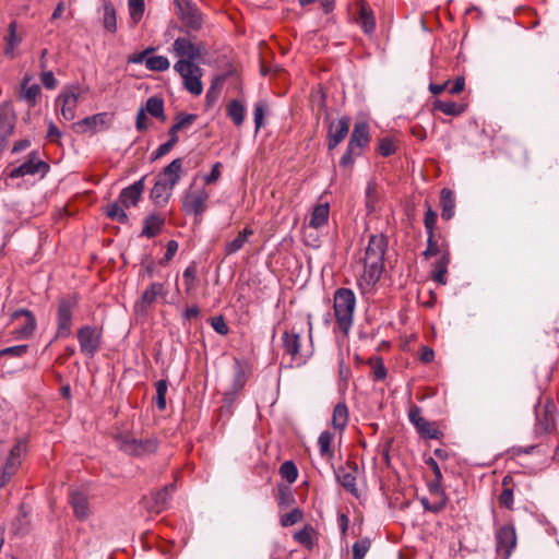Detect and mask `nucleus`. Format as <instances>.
Instances as JSON below:
<instances>
[{
    "instance_id": "nucleus-1",
    "label": "nucleus",
    "mask_w": 559,
    "mask_h": 559,
    "mask_svg": "<svg viewBox=\"0 0 559 559\" xmlns=\"http://www.w3.org/2000/svg\"><path fill=\"white\" fill-rule=\"evenodd\" d=\"M388 246V237L382 233L369 236L364 254L359 259L364 266L362 273L358 278V285L361 289L373 287L381 278L384 271V257Z\"/></svg>"
},
{
    "instance_id": "nucleus-2",
    "label": "nucleus",
    "mask_w": 559,
    "mask_h": 559,
    "mask_svg": "<svg viewBox=\"0 0 559 559\" xmlns=\"http://www.w3.org/2000/svg\"><path fill=\"white\" fill-rule=\"evenodd\" d=\"M370 140L369 124L366 121L356 122L350 133L346 151L340 159V167L352 170L355 159L362 155L364 150L368 146Z\"/></svg>"
},
{
    "instance_id": "nucleus-3",
    "label": "nucleus",
    "mask_w": 559,
    "mask_h": 559,
    "mask_svg": "<svg viewBox=\"0 0 559 559\" xmlns=\"http://www.w3.org/2000/svg\"><path fill=\"white\" fill-rule=\"evenodd\" d=\"M356 297L349 288H338L334 293L333 309L337 326L341 332L347 334L353 325Z\"/></svg>"
},
{
    "instance_id": "nucleus-4",
    "label": "nucleus",
    "mask_w": 559,
    "mask_h": 559,
    "mask_svg": "<svg viewBox=\"0 0 559 559\" xmlns=\"http://www.w3.org/2000/svg\"><path fill=\"white\" fill-rule=\"evenodd\" d=\"M78 306L75 295L61 297L57 307V331L56 338H68L72 334L73 310Z\"/></svg>"
},
{
    "instance_id": "nucleus-5",
    "label": "nucleus",
    "mask_w": 559,
    "mask_h": 559,
    "mask_svg": "<svg viewBox=\"0 0 559 559\" xmlns=\"http://www.w3.org/2000/svg\"><path fill=\"white\" fill-rule=\"evenodd\" d=\"M87 88L80 85H71L64 88L56 98V106H60L61 116L72 121L75 118V109L80 102L84 100Z\"/></svg>"
},
{
    "instance_id": "nucleus-6",
    "label": "nucleus",
    "mask_w": 559,
    "mask_h": 559,
    "mask_svg": "<svg viewBox=\"0 0 559 559\" xmlns=\"http://www.w3.org/2000/svg\"><path fill=\"white\" fill-rule=\"evenodd\" d=\"M209 191L203 187H197L193 183L185 191L181 201V210L188 215L201 217L207 210Z\"/></svg>"
},
{
    "instance_id": "nucleus-7",
    "label": "nucleus",
    "mask_w": 559,
    "mask_h": 559,
    "mask_svg": "<svg viewBox=\"0 0 559 559\" xmlns=\"http://www.w3.org/2000/svg\"><path fill=\"white\" fill-rule=\"evenodd\" d=\"M174 70L182 79L183 87L192 95L199 96L203 92L202 69L190 61H177Z\"/></svg>"
},
{
    "instance_id": "nucleus-8",
    "label": "nucleus",
    "mask_w": 559,
    "mask_h": 559,
    "mask_svg": "<svg viewBox=\"0 0 559 559\" xmlns=\"http://www.w3.org/2000/svg\"><path fill=\"white\" fill-rule=\"evenodd\" d=\"M177 15L189 31H199L203 24L202 13L192 0H174Z\"/></svg>"
},
{
    "instance_id": "nucleus-9",
    "label": "nucleus",
    "mask_w": 559,
    "mask_h": 559,
    "mask_svg": "<svg viewBox=\"0 0 559 559\" xmlns=\"http://www.w3.org/2000/svg\"><path fill=\"white\" fill-rule=\"evenodd\" d=\"M11 322H15L17 326L12 331L16 340H28L33 336L37 322L34 313L27 309H17L10 316Z\"/></svg>"
},
{
    "instance_id": "nucleus-10",
    "label": "nucleus",
    "mask_w": 559,
    "mask_h": 559,
    "mask_svg": "<svg viewBox=\"0 0 559 559\" xmlns=\"http://www.w3.org/2000/svg\"><path fill=\"white\" fill-rule=\"evenodd\" d=\"M76 337L81 353L93 358L102 345V331L93 325H84L78 330Z\"/></svg>"
},
{
    "instance_id": "nucleus-11",
    "label": "nucleus",
    "mask_w": 559,
    "mask_h": 559,
    "mask_svg": "<svg viewBox=\"0 0 559 559\" xmlns=\"http://www.w3.org/2000/svg\"><path fill=\"white\" fill-rule=\"evenodd\" d=\"M119 448L128 455L144 456L157 450L158 441L156 438L135 439L132 437H123L119 439Z\"/></svg>"
},
{
    "instance_id": "nucleus-12",
    "label": "nucleus",
    "mask_w": 559,
    "mask_h": 559,
    "mask_svg": "<svg viewBox=\"0 0 559 559\" xmlns=\"http://www.w3.org/2000/svg\"><path fill=\"white\" fill-rule=\"evenodd\" d=\"M496 551L502 559H509L516 547V533L512 524L500 526L495 533Z\"/></svg>"
},
{
    "instance_id": "nucleus-13",
    "label": "nucleus",
    "mask_w": 559,
    "mask_h": 559,
    "mask_svg": "<svg viewBox=\"0 0 559 559\" xmlns=\"http://www.w3.org/2000/svg\"><path fill=\"white\" fill-rule=\"evenodd\" d=\"M408 419L414 425L420 437L425 439H439L442 436V432L433 421H429L421 416V409L417 405H413L409 408Z\"/></svg>"
},
{
    "instance_id": "nucleus-14",
    "label": "nucleus",
    "mask_w": 559,
    "mask_h": 559,
    "mask_svg": "<svg viewBox=\"0 0 559 559\" xmlns=\"http://www.w3.org/2000/svg\"><path fill=\"white\" fill-rule=\"evenodd\" d=\"M48 170L49 165L40 160L38 153L33 151L28 154L27 160L8 173V177L11 179H16L27 175H36L38 173L45 175Z\"/></svg>"
},
{
    "instance_id": "nucleus-15",
    "label": "nucleus",
    "mask_w": 559,
    "mask_h": 559,
    "mask_svg": "<svg viewBox=\"0 0 559 559\" xmlns=\"http://www.w3.org/2000/svg\"><path fill=\"white\" fill-rule=\"evenodd\" d=\"M282 342L284 352L289 355L294 361L306 362L311 355L310 353H301V331H296L295 328L283 333Z\"/></svg>"
},
{
    "instance_id": "nucleus-16",
    "label": "nucleus",
    "mask_w": 559,
    "mask_h": 559,
    "mask_svg": "<svg viewBox=\"0 0 559 559\" xmlns=\"http://www.w3.org/2000/svg\"><path fill=\"white\" fill-rule=\"evenodd\" d=\"M349 128L350 118L348 116H343L337 120H332L329 122L326 147L330 152L345 140V138L348 135Z\"/></svg>"
},
{
    "instance_id": "nucleus-17",
    "label": "nucleus",
    "mask_w": 559,
    "mask_h": 559,
    "mask_svg": "<svg viewBox=\"0 0 559 559\" xmlns=\"http://www.w3.org/2000/svg\"><path fill=\"white\" fill-rule=\"evenodd\" d=\"M176 490L175 484H168L159 490L152 491L151 498L145 500V508L148 512L162 513L169 507L171 495Z\"/></svg>"
},
{
    "instance_id": "nucleus-18",
    "label": "nucleus",
    "mask_w": 559,
    "mask_h": 559,
    "mask_svg": "<svg viewBox=\"0 0 559 559\" xmlns=\"http://www.w3.org/2000/svg\"><path fill=\"white\" fill-rule=\"evenodd\" d=\"M15 121L16 117L12 106L9 103L0 105V152L7 146V141L14 131Z\"/></svg>"
},
{
    "instance_id": "nucleus-19",
    "label": "nucleus",
    "mask_w": 559,
    "mask_h": 559,
    "mask_svg": "<svg viewBox=\"0 0 559 559\" xmlns=\"http://www.w3.org/2000/svg\"><path fill=\"white\" fill-rule=\"evenodd\" d=\"M173 50L178 61L194 62L202 55L203 46L193 44L189 38L178 37L173 44Z\"/></svg>"
},
{
    "instance_id": "nucleus-20",
    "label": "nucleus",
    "mask_w": 559,
    "mask_h": 559,
    "mask_svg": "<svg viewBox=\"0 0 559 559\" xmlns=\"http://www.w3.org/2000/svg\"><path fill=\"white\" fill-rule=\"evenodd\" d=\"M357 469H358L357 464L355 462H352V463H347L346 467L341 466L334 471L337 481L342 485V487L346 491H348L350 495H353L356 498L359 497V490H358L357 484H356Z\"/></svg>"
},
{
    "instance_id": "nucleus-21",
    "label": "nucleus",
    "mask_w": 559,
    "mask_h": 559,
    "mask_svg": "<svg viewBox=\"0 0 559 559\" xmlns=\"http://www.w3.org/2000/svg\"><path fill=\"white\" fill-rule=\"evenodd\" d=\"M557 407L549 402L545 405L543 412L536 414V433H550L556 429Z\"/></svg>"
},
{
    "instance_id": "nucleus-22",
    "label": "nucleus",
    "mask_w": 559,
    "mask_h": 559,
    "mask_svg": "<svg viewBox=\"0 0 559 559\" xmlns=\"http://www.w3.org/2000/svg\"><path fill=\"white\" fill-rule=\"evenodd\" d=\"M144 181L145 176L121 190L118 200L126 209L139 203L145 188Z\"/></svg>"
},
{
    "instance_id": "nucleus-23",
    "label": "nucleus",
    "mask_w": 559,
    "mask_h": 559,
    "mask_svg": "<svg viewBox=\"0 0 559 559\" xmlns=\"http://www.w3.org/2000/svg\"><path fill=\"white\" fill-rule=\"evenodd\" d=\"M69 500L73 508L74 515L79 520L84 521L90 516L88 499L85 492L78 489H70Z\"/></svg>"
},
{
    "instance_id": "nucleus-24",
    "label": "nucleus",
    "mask_w": 559,
    "mask_h": 559,
    "mask_svg": "<svg viewBox=\"0 0 559 559\" xmlns=\"http://www.w3.org/2000/svg\"><path fill=\"white\" fill-rule=\"evenodd\" d=\"M109 122V116L107 112H99L90 117H85L82 120L74 123V129L78 133H85L87 131H96L98 127L104 128Z\"/></svg>"
},
{
    "instance_id": "nucleus-25",
    "label": "nucleus",
    "mask_w": 559,
    "mask_h": 559,
    "mask_svg": "<svg viewBox=\"0 0 559 559\" xmlns=\"http://www.w3.org/2000/svg\"><path fill=\"white\" fill-rule=\"evenodd\" d=\"M165 222L166 219L162 214L152 213L147 215L143 221V228L140 236L148 239L158 236L165 226Z\"/></svg>"
},
{
    "instance_id": "nucleus-26",
    "label": "nucleus",
    "mask_w": 559,
    "mask_h": 559,
    "mask_svg": "<svg viewBox=\"0 0 559 559\" xmlns=\"http://www.w3.org/2000/svg\"><path fill=\"white\" fill-rule=\"evenodd\" d=\"M182 170V159L175 158L171 163H169L158 176L159 181H164L167 185L176 187L181 178Z\"/></svg>"
},
{
    "instance_id": "nucleus-27",
    "label": "nucleus",
    "mask_w": 559,
    "mask_h": 559,
    "mask_svg": "<svg viewBox=\"0 0 559 559\" xmlns=\"http://www.w3.org/2000/svg\"><path fill=\"white\" fill-rule=\"evenodd\" d=\"M174 188L175 187L157 179L151 190L150 198L155 205L164 206L168 203Z\"/></svg>"
},
{
    "instance_id": "nucleus-28",
    "label": "nucleus",
    "mask_w": 559,
    "mask_h": 559,
    "mask_svg": "<svg viewBox=\"0 0 559 559\" xmlns=\"http://www.w3.org/2000/svg\"><path fill=\"white\" fill-rule=\"evenodd\" d=\"M502 490L498 496V503L501 508L513 510L514 504V483L511 475H506L502 478Z\"/></svg>"
},
{
    "instance_id": "nucleus-29",
    "label": "nucleus",
    "mask_w": 559,
    "mask_h": 559,
    "mask_svg": "<svg viewBox=\"0 0 559 559\" xmlns=\"http://www.w3.org/2000/svg\"><path fill=\"white\" fill-rule=\"evenodd\" d=\"M31 79L26 75L21 82L20 98L27 102L29 107H34L40 95V86L38 84H29Z\"/></svg>"
},
{
    "instance_id": "nucleus-30",
    "label": "nucleus",
    "mask_w": 559,
    "mask_h": 559,
    "mask_svg": "<svg viewBox=\"0 0 559 559\" xmlns=\"http://www.w3.org/2000/svg\"><path fill=\"white\" fill-rule=\"evenodd\" d=\"M253 235V229L249 226L245 227L238 235L230 241H227L224 247L225 255H231L241 250L248 238Z\"/></svg>"
},
{
    "instance_id": "nucleus-31",
    "label": "nucleus",
    "mask_w": 559,
    "mask_h": 559,
    "mask_svg": "<svg viewBox=\"0 0 559 559\" xmlns=\"http://www.w3.org/2000/svg\"><path fill=\"white\" fill-rule=\"evenodd\" d=\"M441 216L449 221L454 216L455 198L452 190L443 188L440 192Z\"/></svg>"
},
{
    "instance_id": "nucleus-32",
    "label": "nucleus",
    "mask_w": 559,
    "mask_h": 559,
    "mask_svg": "<svg viewBox=\"0 0 559 559\" xmlns=\"http://www.w3.org/2000/svg\"><path fill=\"white\" fill-rule=\"evenodd\" d=\"M432 109L441 111L442 114H444L447 116L456 117V116L462 115L465 111L466 105L459 104L453 100L436 99L432 103Z\"/></svg>"
},
{
    "instance_id": "nucleus-33",
    "label": "nucleus",
    "mask_w": 559,
    "mask_h": 559,
    "mask_svg": "<svg viewBox=\"0 0 559 559\" xmlns=\"http://www.w3.org/2000/svg\"><path fill=\"white\" fill-rule=\"evenodd\" d=\"M24 452L25 444L23 442H17L16 444H14L9 452L3 468L15 475V473L21 466V457Z\"/></svg>"
},
{
    "instance_id": "nucleus-34",
    "label": "nucleus",
    "mask_w": 559,
    "mask_h": 559,
    "mask_svg": "<svg viewBox=\"0 0 559 559\" xmlns=\"http://www.w3.org/2000/svg\"><path fill=\"white\" fill-rule=\"evenodd\" d=\"M379 201L378 183L374 180H369L365 192V206L368 214H372L378 210Z\"/></svg>"
},
{
    "instance_id": "nucleus-35",
    "label": "nucleus",
    "mask_w": 559,
    "mask_h": 559,
    "mask_svg": "<svg viewBox=\"0 0 559 559\" xmlns=\"http://www.w3.org/2000/svg\"><path fill=\"white\" fill-rule=\"evenodd\" d=\"M329 215L330 206L328 203H321L316 205L311 213L309 226L316 229L325 226L329 222Z\"/></svg>"
},
{
    "instance_id": "nucleus-36",
    "label": "nucleus",
    "mask_w": 559,
    "mask_h": 559,
    "mask_svg": "<svg viewBox=\"0 0 559 559\" xmlns=\"http://www.w3.org/2000/svg\"><path fill=\"white\" fill-rule=\"evenodd\" d=\"M166 295L164 284L162 283H152L143 293L141 296L140 304L141 306L146 309L153 302L156 300L158 296Z\"/></svg>"
},
{
    "instance_id": "nucleus-37",
    "label": "nucleus",
    "mask_w": 559,
    "mask_h": 559,
    "mask_svg": "<svg viewBox=\"0 0 559 559\" xmlns=\"http://www.w3.org/2000/svg\"><path fill=\"white\" fill-rule=\"evenodd\" d=\"M316 535L314 528L310 525H306L294 534V539L308 550H312L317 542Z\"/></svg>"
},
{
    "instance_id": "nucleus-38",
    "label": "nucleus",
    "mask_w": 559,
    "mask_h": 559,
    "mask_svg": "<svg viewBox=\"0 0 559 559\" xmlns=\"http://www.w3.org/2000/svg\"><path fill=\"white\" fill-rule=\"evenodd\" d=\"M357 22L366 34H372L374 32L376 19L372 10L368 5L362 4L360 7Z\"/></svg>"
},
{
    "instance_id": "nucleus-39",
    "label": "nucleus",
    "mask_w": 559,
    "mask_h": 559,
    "mask_svg": "<svg viewBox=\"0 0 559 559\" xmlns=\"http://www.w3.org/2000/svg\"><path fill=\"white\" fill-rule=\"evenodd\" d=\"M348 407L345 403H337L332 414V426L335 429L344 430L348 424Z\"/></svg>"
},
{
    "instance_id": "nucleus-40",
    "label": "nucleus",
    "mask_w": 559,
    "mask_h": 559,
    "mask_svg": "<svg viewBox=\"0 0 559 559\" xmlns=\"http://www.w3.org/2000/svg\"><path fill=\"white\" fill-rule=\"evenodd\" d=\"M334 436L331 431L324 430L318 438L319 452L321 457L332 460L334 457V451L332 450V442Z\"/></svg>"
},
{
    "instance_id": "nucleus-41",
    "label": "nucleus",
    "mask_w": 559,
    "mask_h": 559,
    "mask_svg": "<svg viewBox=\"0 0 559 559\" xmlns=\"http://www.w3.org/2000/svg\"><path fill=\"white\" fill-rule=\"evenodd\" d=\"M145 111L148 112L152 117L160 119L162 121L166 120L165 111H164V99L158 96H151L147 98L145 107Z\"/></svg>"
},
{
    "instance_id": "nucleus-42",
    "label": "nucleus",
    "mask_w": 559,
    "mask_h": 559,
    "mask_svg": "<svg viewBox=\"0 0 559 559\" xmlns=\"http://www.w3.org/2000/svg\"><path fill=\"white\" fill-rule=\"evenodd\" d=\"M246 108L238 99H233L227 105V116L233 120L235 126L240 127L245 120Z\"/></svg>"
},
{
    "instance_id": "nucleus-43",
    "label": "nucleus",
    "mask_w": 559,
    "mask_h": 559,
    "mask_svg": "<svg viewBox=\"0 0 559 559\" xmlns=\"http://www.w3.org/2000/svg\"><path fill=\"white\" fill-rule=\"evenodd\" d=\"M197 119L198 116L194 114L178 112L175 117V123L169 129L178 133L179 131L189 129Z\"/></svg>"
},
{
    "instance_id": "nucleus-44",
    "label": "nucleus",
    "mask_w": 559,
    "mask_h": 559,
    "mask_svg": "<svg viewBox=\"0 0 559 559\" xmlns=\"http://www.w3.org/2000/svg\"><path fill=\"white\" fill-rule=\"evenodd\" d=\"M441 238L440 235L435 233H427V248L423 252L426 259L438 255L441 250H443V240L439 242Z\"/></svg>"
},
{
    "instance_id": "nucleus-45",
    "label": "nucleus",
    "mask_w": 559,
    "mask_h": 559,
    "mask_svg": "<svg viewBox=\"0 0 559 559\" xmlns=\"http://www.w3.org/2000/svg\"><path fill=\"white\" fill-rule=\"evenodd\" d=\"M106 215L120 224H127L129 222V217L124 211V206L119 202L110 203L106 207Z\"/></svg>"
},
{
    "instance_id": "nucleus-46",
    "label": "nucleus",
    "mask_w": 559,
    "mask_h": 559,
    "mask_svg": "<svg viewBox=\"0 0 559 559\" xmlns=\"http://www.w3.org/2000/svg\"><path fill=\"white\" fill-rule=\"evenodd\" d=\"M103 24L104 27L110 33H115L117 29L116 9L110 2H106L104 4Z\"/></svg>"
},
{
    "instance_id": "nucleus-47",
    "label": "nucleus",
    "mask_w": 559,
    "mask_h": 559,
    "mask_svg": "<svg viewBox=\"0 0 559 559\" xmlns=\"http://www.w3.org/2000/svg\"><path fill=\"white\" fill-rule=\"evenodd\" d=\"M369 365L371 367V376L374 381H382L386 378L388 371L382 358H370Z\"/></svg>"
},
{
    "instance_id": "nucleus-48",
    "label": "nucleus",
    "mask_w": 559,
    "mask_h": 559,
    "mask_svg": "<svg viewBox=\"0 0 559 559\" xmlns=\"http://www.w3.org/2000/svg\"><path fill=\"white\" fill-rule=\"evenodd\" d=\"M170 67L169 60L164 56H152L146 59V68L150 71L164 72Z\"/></svg>"
},
{
    "instance_id": "nucleus-49",
    "label": "nucleus",
    "mask_w": 559,
    "mask_h": 559,
    "mask_svg": "<svg viewBox=\"0 0 559 559\" xmlns=\"http://www.w3.org/2000/svg\"><path fill=\"white\" fill-rule=\"evenodd\" d=\"M156 388V397L155 403L159 411H164L166 408V393L168 389L167 380L160 379L155 383Z\"/></svg>"
},
{
    "instance_id": "nucleus-50",
    "label": "nucleus",
    "mask_w": 559,
    "mask_h": 559,
    "mask_svg": "<svg viewBox=\"0 0 559 559\" xmlns=\"http://www.w3.org/2000/svg\"><path fill=\"white\" fill-rule=\"evenodd\" d=\"M280 474L283 478H285L289 484L296 481L298 477V469L296 464L293 461L284 462L280 467Z\"/></svg>"
},
{
    "instance_id": "nucleus-51",
    "label": "nucleus",
    "mask_w": 559,
    "mask_h": 559,
    "mask_svg": "<svg viewBox=\"0 0 559 559\" xmlns=\"http://www.w3.org/2000/svg\"><path fill=\"white\" fill-rule=\"evenodd\" d=\"M371 546L368 537L358 539L353 545V559H364Z\"/></svg>"
},
{
    "instance_id": "nucleus-52",
    "label": "nucleus",
    "mask_w": 559,
    "mask_h": 559,
    "mask_svg": "<svg viewBox=\"0 0 559 559\" xmlns=\"http://www.w3.org/2000/svg\"><path fill=\"white\" fill-rule=\"evenodd\" d=\"M447 274L448 265L439 263L438 261L432 264L431 277L436 283L445 285L448 283Z\"/></svg>"
},
{
    "instance_id": "nucleus-53",
    "label": "nucleus",
    "mask_w": 559,
    "mask_h": 559,
    "mask_svg": "<svg viewBox=\"0 0 559 559\" xmlns=\"http://www.w3.org/2000/svg\"><path fill=\"white\" fill-rule=\"evenodd\" d=\"M302 511L299 508L293 509L290 512L281 516L280 523L283 527L293 526L302 520Z\"/></svg>"
},
{
    "instance_id": "nucleus-54",
    "label": "nucleus",
    "mask_w": 559,
    "mask_h": 559,
    "mask_svg": "<svg viewBox=\"0 0 559 559\" xmlns=\"http://www.w3.org/2000/svg\"><path fill=\"white\" fill-rule=\"evenodd\" d=\"M246 382H247V376L243 370V367L239 360H236L233 389L235 391H239L245 386Z\"/></svg>"
},
{
    "instance_id": "nucleus-55",
    "label": "nucleus",
    "mask_w": 559,
    "mask_h": 559,
    "mask_svg": "<svg viewBox=\"0 0 559 559\" xmlns=\"http://www.w3.org/2000/svg\"><path fill=\"white\" fill-rule=\"evenodd\" d=\"M426 207H427V211H426L425 217H424V225H425L426 233H435L436 226H437V219H438L437 212L432 210V207L430 206V204L428 202H426Z\"/></svg>"
},
{
    "instance_id": "nucleus-56",
    "label": "nucleus",
    "mask_w": 559,
    "mask_h": 559,
    "mask_svg": "<svg viewBox=\"0 0 559 559\" xmlns=\"http://www.w3.org/2000/svg\"><path fill=\"white\" fill-rule=\"evenodd\" d=\"M183 284L186 286V293L190 294L194 289V281L197 277V267L194 265H189L183 271Z\"/></svg>"
},
{
    "instance_id": "nucleus-57",
    "label": "nucleus",
    "mask_w": 559,
    "mask_h": 559,
    "mask_svg": "<svg viewBox=\"0 0 559 559\" xmlns=\"http://www.w3.org/2000/svg\"><path fill=\"white\" fill-rule=\"evenodd\" d=\"M130 16L138 22L144 13V0H128Z\"/></svg>"
},
{
    "instance_id": "nucleus-58",
    "label": "nucleus",
    "mask_w": 559,
    "mask_h": 559,
    "mask_svg": "<svg viewBox=\"0 0 559 559\" xmlns=\"http://www.w3.org/2000/svg\"><path fill=\"white\" fill-rule=\"evenodd\" d=\"M9 34L7 37V47H5V53H9V51L13 50L14 47L20 43V38L16 36V22L12 21L9 24Z\"/></svg>"
},
{
    "instance_id": "nucleus-59",
    "label": "nucleus",
    "mask_w": 559,
    "mask_h": 559,
    "mask_svg": "<svg viewBox=\"0 0 559 559\" xmlns=\"http://www.w3.org/2000/svg\"><path fill=\"white\" fill-rule=\"evenodd\" d=\"M396 146L394 144V141L390 138H383L379 142V153L384 156H391L395 153Z\"/></svg>"
},
{
    "instance_id": "nucleus-60",
    "label": "nucleus",
    "mask_w": 559,
    "mask_h": 559,
    "mask_svg": "<svg viewBox=\"0 0 559 559\" xmlns=\"http://www.w3.org/2000/svg\"><path fill=\"white\" fill-rule=\"evenodd\" d=\"M27 350L28 345L22 344L0 349V354H4V356L22 357L27 353Z\"/></svg>"
},
{
    "instance_id": "nucleus-61",
    "label": "nucleus",
    "mask_w": 559,
    "mask_h": 559,
    "mask_svg": "<svg viewBox=\"0 0 559 559\" xmlns=\"http://www.w3.org/2000/svg\"><path fill=\"white\" fill-rule=\"evenodd\" d=\"M221 168L222 164L219 162H216L211 169V173L207 175H204L202 177V180L205 185H213L221 178Z\"/></svg>"
},
{
    "instance_id": "nucleus-62",
    "label": "nucleus",
    "mask_w": 559,
    "mask_h": 559,
    "mask_svg": "<svg viewBox=\"0 0 559 559\" xmlns=\"http://www.w3.org/2000/svg\"><path fill=\"white\" fill-rule=\"evenodd\" d=\"M254 124L255 131H259L263 126L264 115H265V104L263 102H259L254 105Z\"/></svg>"
},
{
    "instance_id": "nucleus-63",
    "label": "nucleus",
    "mask_w": 559,
    "mask_h": 559,
    "mask_svg": "<svg viewBox=\"0 0 559 559\" xmlns=\"http://www.w3.org/2000/svg\"><path fill=\"white\" fill-rule=\"evenodd\" d=\"M211 325L214 331L221 335H226L229 332L228 325L223 316L212 318Z\"/></svg>"
},
{
    "instance_id": "nucleus-64",
    "label": "nucleus",
    "mask_w": 559,
    "mask_h": 559,
    "mask_svg": "<svg viewBox=\"0 0 559 559\" xmlns=\"http://www.w3.org/2000/svg\"><path fill=\"white\" fill-rule=\"evenodd\" d=\"M148 128L147 124V116L145 109L142 107L138 110L136 117H135V129L139 132H144Z\"/></svg>"
}]
</instances>
